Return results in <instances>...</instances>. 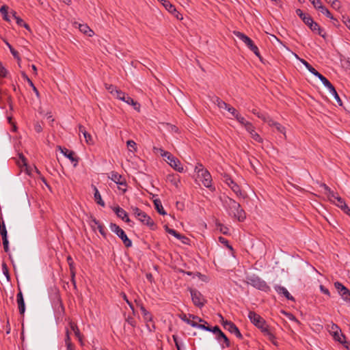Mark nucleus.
<instances>
[{
	"instance_id": "obj_1",
	"label": "nucleus",
	"mask_w": 350,
	"mask_h": 350,
	"mask_svg": "<svg viewBox=\"0 0 350 350\" xmlns=\"http://www.w3.org/2000/svg\"><path fill=\"white\" fill-rule=\"evenodd\" d=\"M248 318L250 321L263 333L264 336L267 337L273 344L276 345L275 337L273 333L272 329L267 324L265 320L259 314L254 311H250Z\"/></svg>"
},
{
	"instance_id": "obj_2",
	"label": "nucleus",
	"mask_w": 350,
	"mask_h": 350,
	"mask_svg": "<svg viewBox=\"0 0 350 350\" xmlns=\"http://www.w3.org/2000/svg\"><path fill=\"white\" fill-rule=\"evenodd\" d=\"M223 204L230 216L237 219L239 221H243L245 219L246 214L245 211L241 208L240 204L234 200L229 197H225Z\"/></svg>"
},
{
	"instance_id": "obj_3",
	"label": "nucleus",
	"mask_w": 350,
	"mask_h": 350,
	"mask_svg": "<svg viewBox=\"0 0 350 350\" xmlns=\"http://www.w3.org/2000/svg\"><path fill=\"white\" fill-rule=\"evenodd\" d=\"M295 12L297 16L303 21V22L314 33H317L322 38H325L326 36L325 33H323V30L321 28L319 25L314 21L312 18L308 14H305L301 9H297Z\"/></svg>"
},
{
	"instance_id": "obj_4",
	"label": "nucleus",
	"mask_w": 350,
	"mask_h": 350,
	"mask_svg": "<svg viewBox=\"0 0 350 350\" xmlns=\"http://www.w3.org/2000/svg\"><path fill=\"white\" fill-rule=\"evenodd\" d=\"M245 282L258 290L266 293L271 291V288L267 285L266 282L255 274L247 275L245 278Z\"/></svg>"
},
{
	"instance_id": "obj_5",
	"label": "nucleus",
	"mask_w": 350,
	"mask_h": 350,
	"mask_svg": "<svg viewBox=\"0 0 350 350\" xmlns=\"http://www.w3.org/2000/svg\"><path fill=\"white\" fill-rule=\"evenodd\" d=\"M234 34L240 40L245 44V45L261 60L262 57L260 56L258 48L256 45L254 44V42L245 34L241 33L240 31H234Z\"/></svg>"
},
{
	"instance_id": "obj_6",
	"label": "nucleus",
	"mask_w": 350,
	"mask_h": 350,
	"mask_svg": "<svg viewBox=\"0 0 350 350\" xmlns=\"http://www.w3.org/2000/svg\"><path fill=\"white\" fill-rule=\"evenodd\" d=\"M109 228L122 241L126 247H131L132 246L131 240L128 238L125 232L119 226L114 223H111L109 224Z\"/></svg>"
},
{
	"instance_id": "obj_7",
	"label": "nucleus",
	"mask_w": 350,
	"mask_h": 350,
	"mask_svg": "<svg viewBox=\"0 0 350 350\" xmlns=\"http://www.w3.org/2000/svg\"><path fill=\"white\" fill-rule=\"evenodd\" d=\"M189 292L193 304L200 308H202L206 302L202 294L199 291L194 288H189Z\"/></svg>"
},
{
	"instance_id": "obj_8",
	"label": "nucleus",
	"mask_w": 350,
	"mask_h": 350,
	"mask_svg": "<svg viewBox=\"0 0 350 350\" xmlns=\"http://www.w3.org/2000/svg\"><path fill=\"white\" fill-rule=\"evenodd\" d=\"M221 324L224 328L231 334H234L238 338L243 339V335L240 332L237 326L232 321L224 320L223 317L221 316Z\"/></svg>"
},
{
	"instance_id": "obj_9",
	"label": "nucleus",
	"mask_w": 350,
	"mask_h": 350,
	"mask_svg": "<svg viewBox=\"0 0 350 350\" xmlns=\"http://www.w3.org/2000/svg\"><path fill=\"white\" fill-rule=\"evenodd\" d=\"M334 287L338 291L342 299L345 301L350 304V290H349L340 282H334Z\"/></svg>"
},
{
	"instance_id": "obj_10",
	"label": "nucleus",
	"mask_w": 350,
	"mask_h": 350,
	"mask_svg": "<svg viewBox=\"0 0 350 350\" xmlns=\"http://www.w3.org/2000/svg\"><path fill=\"white\" fill-rule=\"evenodd\" d=\"M202 174L198 176H201V181L202 184L207 188H208L211 191H214L215 188L212 185V178L210 173L206 170L202 168Z\"/></svg>"
},
{
	"instance_id": "obj_11",
	"label": "nucleus",
	"mask_w": 350,
	"mask_h": 350,
	"mask_svg": "<svg viewBox=\"0 0 350 350\" xmlns=\"http://www.w3.org/2000/svg\"><path fill=\"white\" fill-rule=\"evenodd\" d=\"M57 148L61 151V152L69 160H70L72 163H74V166L76 167L79 162V157L76 155L75 152L72 150H69L66 148H62L60 146H57Z\"/></svg>"
},
{
	"instance_id": "obj_12",
	"label": "nucleus",
	"mask_w": 350,
	"mask_h": 350,
	"mask_svg": "<svg viewBox=\"0 0 350 350\" xmlns=\"http://www.w3.org/2000/svg\"><path fill=\"white\" fill-rule=\"evenodd\" d=\"M160 1L162 3L163 5L165 8V9L172 14H174L176 18L178 20L183 19V15L178 12L174 5H172L169 1L167 0H160Z\"/></svg>"
},
{
	"instance_id": "obj_13",
	"label": "nucleus",
	"mask_w": 350,
	"mask_h": 350,
	"mask_svg": "<svg viewBox=\"0 0 350 350\" xmlns=\"http://www.w3.org/2000/svg\"><path fill=\"white\" fill-rule=\"evenodd\" d=\"M138 219L142 223L148 226L151 230H154L156 228L155 223L145 212L143 211L142 213H139Z\"/></svg>"
},
{
	"instance_id": "obj_14",
	"label": "nucleus",
	"mask_w": 350,
	"mask_h": 350,
	"mask_svg": "<svg viewBox=\"0 0 350 350\" xmlns=\"http://www.w3.org/2000/svg\"><path fill=\"white\" fill-rule=\"evenodd\" d=\"M18 293L16 295V301L18 304V311L21 316H24L25 312V304L23 293L19 286H18Z\"/></svg>"
},
{
	"instance_id": "obj_15",
	"label": "nucleus",
	"mask_w": 350,
	"mask_h": 350,
	"mask_svg": "<svg viewBox=\"0 0 350 350\" xmlns=\"http://www.w3.org/2000/svg\"><path fill=\"white\" fill-rule=\"evenodd\" d=\"M168 155L170 156V159L167 160V163L178 172H183L184 169L180 161L173 155Z\"/></svg>"
},
{
	"instance_id": "obj_16",
	"label": "nucleus",
	"mask_w": 350,
	"mask_h": 350,
	"mask_svg": "<svg viewBox=\"0 0 350 350\" xmlns=\"http://www.w3.org/2000/svg\"><path fill=\"white\" fill-rule=\"evenodd\" d=\"M224 181L232 189V190L235 193L237 194L238 193L241 192L239 186L233 181V180L228 174H225L224 175Z\"/></svg>"
},
{
	"instance_id": "obj_17",
	"label": "nucleus",
	"mask_w": 350,
	"mask_h": 350,
	"mask_svg": "<svg viewBox=\"0 0 350 350\" xmlns=\"http://www.w3.org/2000/svg\"><path fill=\"white\" fill-rule=\"evenodd\" d=\"M113 212L116 213L117 217L122 219L126 223H129L131 219H129L127 213L119 206L112 208Z\"/></svg>"
},
{
	"instance_id": "obj_18",
	"label": "nucleus",
	"mask_w": 350,
	"mask_h": 350,
	"mask_svg": "<svg viewBox=\"0 0 350 350\" xmlns=\"http://www.w3.org/2000/svg\"><path fill=\"white\" fill-rule=\"evenodd\" d=\"M110 178L111 179V180H113L117 185H124V186L126 185V182L125 178L124 177H122V175L119 174L116 172H111Z\"/></svg>"
},
{
	"instance_id": "obj_19",
	"label": "nucleus",
	"mask_w": 350,
	"mask_h": 350,
	"mask_svg": "<svg viewBox=\"0 0 350 350\" xmlns=\"http://www.w3.org/2000/svg\"><path fill=\"white\" fill-rule=\"evenodd\" d=\"M164 228H165V230L166 232L173 235L174 237L177 238L178 239L181 240V241L183 243H187L186 241L189 240V239L187 237H186L185 236L178 233L175 230H174L172 228H170L167 225H165L164 226Z\"/></svg>"
},
{
	"instance_id": "obj_20",
	"label": "nucleus",
	"mask_w": 350,
	"mask_h": 350,
	"mask_svg": "<svg viewBox=\"0 0 350 350\" xmlns=\"http://www.w3.org/2000/svg\"><path fill=\"white\" fill-rule=\"evenodd\" d=\"M340 331H337L334 332V334H332L334 340L342 344L345 347V348L350 350L348 345V342L346 341L345 336L342 333L340 334Z\"/></svg>"
},
{
	"instance_id": "obj_21",
	"label": "nucleus",
	"mask_w": 350,
	"mask_h": 350,
	"mask_svg": "<svg viewBox=\"0 0 350 350\" xmlns=\"http://www.w3.org/2000/svg\"><path fill=\"white\" fill-rule=\"evenodd\" d=\"M274 288L278 294L283 295L287 299L295 301V298L289 293L286 288L280 285H275Z\"/></svg>"
},
{
	"instance_id": "obj_22",
	"label": "nucleus",
	"mask_w": 350,
	"mask_h": 350,
	"mask_svg": "<svg viewBox=\"0 0 350 350\" xmlns=\"http://www.w3.org/2000/svg\"><path fill=\"white\" fill-rule=\"evenodd\" d=\"M321 187H323L325 189V193L329 199L334 202V200H336V197L339 196L336 193H335L334 191L331 190V189L325 183H322L321 185Z\"/></svg>"
},
{
	"instance_id": "obj_23",
	"label": "nucleus",
	"mask_w": 350,
	"mask_h": 350,
	"mask_svg": "<svg viewBox=\"0 0 350 350\" xmlns=\"http://www.w3.org/2000/svg\"><path fill=\"white\" fill-rule=\"evenodd\" d=\"M75 26L76 27H78L81 32L83 33L84 34L88 36H92L94 34L93 31L86 24H80L78 23H75Z\"/></svg>"
},
{
	"instance_id": "obj_24",
	"label": "nucleus",
	"mask_w": 350,
	"mask_h": 350,
	"mask_svg": "<svg viewBox=\"0 0 350 350\" xmlns=\"http://www.w3.org/2000/svg\"><path fill=\"white\" fill-rule=\"evenodd\" d=\"M79 131L80 133H82L83 135V137L88 144H92L94 143L91 135L86 131L85 128L83 125H79Z\"/></svg>"
},
{
	"instance_id": "obj_25",
	"label": "nucleus",
	"mask_w": 350,
	"mask_h": 350,
	"mask_svg": "<svg viewBox=\"0 0 350 350\" xmlns=\"http://www.w3.org/2000/svg\"><path fill=\"white\" fill-rule=\"evenodd\" d=\"M91 221L93 222L95 225H97V228L98 229L99 232L100 234L105 238H107V233L106 230H105V227L103 224H100V222L93 217H91Z\"/></svg>"
},
{
	"instance_id": "obj_26",
	"label": "nucleus",
	"mask_w": 350,
	"mask_h": 350,
	"mask_svg": "<svg viewBox=\"0 0 350 350\" xmlns=\"http://www.w3.org/2000/svg\"><path fill=\"white\" fill-rule=\"evenodd\" d=\"M153 202L155 209L160 215H165L167 214V213L165 212L163 207L161 201L159 199L154 200Z\"/></svg>"
},
{
	"instance_id": "obj_27",
	"label": "nucleus",
	"mask_w": 350,
	"mask_h": 350,
	"mask_svg": "<svg viewBox=\"0 0 350 350\" xmlns=\"http://www.w3.org/2000/svg\"><path fill=\"white\" fill-rule=\"evenodd\" d=\"M321 13L325 14L327 17L329 18L332 20V24L334 26H336V27L338 26L339 22H338V19H336V18H334L332 16V14H331V12H329V10L327 8H322Z\"/></svg>"
},
{
	"instance_id": "obj_28",
	"label": "nucleus",
	"mask_w": 350,
	"mask_h": 350,
	"mask_svg": "<svg viewBox=\"0 0 350 350\" xmlns=\"http://www.w3.org/2000/svg\"><path fill=\"white\" fill-rule=\"evenodd\" d=\"M140 310L143 315L144 321L148 323H152V315L143 306H141Z\"/></svg>"
},
{
	"instance_id": "obj_29",
	"label": "nucleus",
	"mask_w": 350,
	"mask_h": 350,
	"mask_svg": "<svg viewBox=\"0 0 350 350\" xmlns=\"http://www.w3.org/2000/svg\"><path fill=\"white\" fill-rule=\"evenodd\" d=\"M124 98V100H122L123 101L128 103L129 105H133L134 107V109H136L137 111H139L140 105L137 101H135L131 97H130L127 94H126Z\"/></svg>"
},
{
	"instance_id": "obj_30",
	"label": "nucleus",
	"mask_w": 350,
	"mask_h": 350,
	"mask_svg": "<svg viewBox=\"0 0 350 350\" xmlns=\"http://www.w3.org/2000/svg\"><path fill=\"white\" fill-rule=\"evenodd\" d=\"M216 339L218 341H220L221 340H224L225 346L222 345H221L222 348H224L225 347H229L230 346V340L228 338V337L226 336V334L223 332H221L218 336H216Z\"/></svg>"
},
{
	"instance_id": "obj_31",
	"label": "nucleus",
	"mask_w": 350,
	"mask_h": 350,
	"mask_svg": "<svg viewBox=\"0 0 350 350\" xmlns=\"http://www.w3.org/2000/svg\"><path fill=\"white\" fill-rule=\"evenodd\" d=\"M94 200L97 204L102 206H105V202L102 200L101 196L98 190V189L94 186Z\"/></svg>"
},
{
	"instance_id": "obj_32",
	"label": "nucleus",
	"mask_w": 350,
	"mask_h": 350,
	"mask_svg": "<svg viewBox=\"0 0 350 350\" xmlns=\"http://www.w3.org/2000/svg\"><path fill=\"white\" fill-rule=\"evenodd\" d=\"M214 103L218 106L219 108L224 109L226 110L229 106L228 104H227L226 102L223 101L219 97H215V98L214 100Z\"/></svg>"
},
{
	"instance_id": "obj_33",
	"label": "nucleus",
	"mask_w": 350,
	"mask_h": 350,
	"mask_svg": "<svg viewBox=\"0 0 350 350\" xmlns=\"http://www.w3.org/2000/svg\"><path fill=\"white\" fill-rule=\"evenodd\" d=\"M320 81L322 83L328 88L329 90L334 88V85L329 82V81L323 75H321L319 78Z\"/></svg>"
},
{
	"instance_id": "obj_34",
	"label": "nucleus",
	"mask_w": 350,
	"mask_h": 350,
	"mask_svg": "<svg viewBox=\"0 0 350 350\" xmlns=\"http://www.w3.org/2000/svg\"><path fill=\"white\" fill-rule=\"evenodd\" d=\"M329 91V93L334 96L336 101L337 102V103L340 105V106H342V102L340 98V96H338L335 88L334 87L332 89H331Z\"/></svg>"
},
{
	"instance_id": "obj_35",
	"label": "nucleus",
	"mask_w": 350,
	"mask_h": 350,
	"mask_svg": "<svg viewBox=\"0 0 350 350\" xmlns=\"http://www.w3.org/2000/svg\"><path fill=\"white\" fill-rule=\"evenodd\" d=\"M8 7L6 5H3L0 8V12L3 15V18L6 21H10L8 13Z\"/></svg>"
},
{
	"instance_id": "obj_36",
	"label": "nucleus",
	"mask_w": 350,
	"mask_h": 350,
	"mask_svg": "<svg viewBox=\"0 0 350 350\" xmlns=\"http://www.w3.org/2000/svg\"><path fill=\"white\" fill-rule=\"evenodd\" d=\"M314 7L319 10L321 12H322V8H325L324 5H322L321 0H312L310 1Z\"/></svg>"
},
{
	"instance_id": "obj_37",
	"label": "nucleus",
	"mask_w": 350,
	"mask_h": 350,
	"mask_svg": "<svg viewBox=\"0 0 350 350\" xmlns=\"http://www.w3.org/2000/svg\"><path fill=\"white\" fill-rule=\"evenodd\" d=\"M127 147L130 151L134 152L137 150V144L133 140H128L126 142Z\"/></svg>"
},
{
	"instance_id": "obj_38",
	"label": "nucleus",
	"mask_w": 350,
	"mask_h": 350,
	"mask_svg": "<svg viewBox=\"0 0 350 350\" xmlns=\"http://www.w3.org/2000/svg\"><path fill=\"white\" fill-rule=\"evenodd\" d=\"M167 180L172 183L176 187H178V183H180L179 177H176L174 175H168L167 176Z\"/></svg>"
},
{
	"instance_id": "obj_39",
	"label": "nucleus",
	"mask_w": 350,
	"mask_h": 350,
	"mask_svg": "<svg viewBox=\"0 0 350 350\" xmlns=\"http://www.w3.org/2000/svg\"><path fill=\"white\" fill-rule=\"evenodd\" d=\"M335 200H336V202H334V203L342 210L343 209V205H347L344 200L340 196L336 197Z\"/></svg>"
},
{
	"instance_id": "obj_40",
	"label": "nucleus",
	"mask_w": 350,
	"mask_h": 350,
	"mask_svg": "<svg viewBox=\"0 0 350 350\" xmlns=\"http://www.w3.org/2000/svg\"><path fill=\"white\" fill-rule=\"evenodd\" d=\"M71 329L75 332V334L78 338H80V332L76 323L73 322L70 323Z\"/></svg>"
},
{
	"instance_id": "obj_41",
	"label": "nucleus",
	"mask_w": 350,
	"mask_h": 350,
	"mask_svg": "<svg viewBox=\"0 0 350 350\" xmlns=\"http://www.w3.org/2000/svg\"><path fill=\"white\" fill-rule=\"evenodd\" d=\"M217 229L219 230L220 232H221L224 234H229V229L228 227L224 226L221 224H219L217 225Z\"/></svg>"
},
{
	"instance_id": "obj_42",
	"label": "nucleus",
	"mask_w": 350,
	"mask_h": 350,
	"mask_svg": "<svg viewBox=\"0 0 350 350\" xmlns=\"http://www.w3.org/2000/svg\"><path fill=\"white\" fill-rule=\"evenodd\" d=\"M218 241H219L221 243H222V244H224V245H226V246L229 250H232V251L233 250V248H232V247L229 244L228 241L226 239H225L224 237H219L218 238Z\"/></svg>"
},
{
	"instance_id": "obj_43",
	"label": "nucleus",
	"mask_w": 350,
	"mask_h": 350,
	"mask_svg": "<svg viewBox=\"0 0 350 350\" xmlns=\"http://www.w3.org/2000/svg\"><path fill=\"white\" fill-rule=\"evenodd\" d=\"M0 234L1 237H7V230L4 221H2L0 224Z\"/></svg>"
},
{
	"instance_id": "obj_44",
	"label": "nucleus",
	"mask_w": 350,
	"mask_h": 350,
	"mask_svg": "<svg viewBox=\"0 0 350 350\" xmlns=\"http://www.w3.org/2000/svg\"><path fill=\"white\" fill-rule=\"evenodd\" d=\"M208 332H213L216 334V336H218L222 331L220 329L218 325H215L214 327H210V329Z\"/></svg>"
},
{
	"instance_id": "obj_45",
	"label": "nucleus",
	"mask_w": 350,
	"mask_h": 350,
	"mask_svg": "<svg viewBox=\"0 0 350 350\" xmlns=\"http://www.w3.org/2000/svg\"><path fill=\"white\" fill-rule=\"evenodd\" d=\"M251 137L258 142H262V139L260 136L254 131V132L250 133Z\"/></svg>"
},
{
	"instance_id": "obj_46",
	"label": "nucleus",
	"mask_w": 350,
	"mask_h": 350,
	"mask_svg": "<svg viewBox=\"0 0 350 350\" xmlns=\"http://www.w3.org/2000/svg\"><path fill=\"white\" fill-rule=\"evenodd\" d=\"M226 110L230 112L234 118L237 116V114L239 113L238 111L235 108L231 107L230 105Z\"/></svg>"
},
{
	"instance_id": "obj_47",
	"label": "nucleus",
	"mask_w": 350,
	"mask_h": 350,
	"mask_svg": "<svg viewBox=\"0 0 350 350\" xmlns=\"http://www.w3.org/2000/svg\"><path fill=\"white\" fill-rule=\"evenodd\" d=\"M245 129L250 133L252 132H254L255 130H254V126L252 125V124L250 122H247V123H245V124L244 125Z\"/></svg>"
},
{
	"instance_id": "obj_48",
	"label": "nucleus",
	"mask_w": 350,
	"mask_h": 350,
	"mask_svg": "<svg viewBox=\"0 0 350 350\" xmlns=\"http://www.w3.org/2000/svg\"><path fill=\"white\" fill-rule=\"evenodd\" d=\"M115 95H116L117 98L120 100H124V96H126V94L123 92H122L121 90H116V94Z\"/></svg>"
},
{
	"instance_id": "obj_49",
	"label": "nucleus",
	"mask_w": 350,
	"mask_h": 350,
	"mask_svg": "<svg viewBox=\"0 0 350 350\" xmlns=\"http://www.w3.org/2000/svg\"><path fill=\"white\" fill-rule=\"evenodd\" d=\"M235 118L240 124H243V126L245 124V123L247 122V121H246L245 119L241 116L239 113L237 114V116H236Z\"/></svg>"
},
{
	"instance_id": "obj_50",
	"label": "nucleus",
	"mask_w": 350,
	"mask_h": 350,
	"mask_svg": "<svg viewBox=\"0 0 350 350\" xmlns=\"http://www.w3.org/2000/svg\"><path fill=\"white\" fill-rule=\"evenodd\" d=\"M275 128L278 132H280L285 135V128L282 124H280V123H278L276 124V126H275Z\"/></svg>"
},
{
	"instance_id": "obj_51",
	"label": "nucleus",
	"mask_w": 350,
	"mask_h": 350,
	"mask_svg": "<svg viewBox=\"0 0 350 350\" xmlns=\"http://www.w3.org/2000/svg\"><path fill=\"white\" fill-rule=\"evenodd\" d=\"M131 209L133 211V213L135 215V216L138 219L139 217V213H142L143 211L140 210L137 207H131Z\"/></svg>"
},
{
	"instance_id": "obj_52",
	"label": "nucleus",
	"mask_w": 350,
	"mask_h": 350,
	"mask_svg": "<svg viewBox=\"0 0 350 350\" xmlns=\"http://www.w3.org/2000/svg\"><path fill=\"white\" fill-rule=\"evenodd\" d=\"M301 62L310 72H311L313 70V69H314L307 61L301 59Z\"/></svg>"
},
{
	"instance_id": "obj_53",
	"label": "nucleus",
	"mask_w": 350,
	"mask_h": 350,
	"mask_svg": "<svg viewBox=\"0 0 350 350\" xmlns=\"http://www.w3.org/2000/svg\"><path fill=\"white\" fill-rule=\"evenodd\" d=\"M67 262H68V264L69 265V269H70L75 268V265H74V261H73V260H72V257L70 256H68L67 257Z\"/></svg>"
},
{
	"instance_id": "obj_54",
	"label": "nucleus",
	"mask_w": 350,
	"mask_h": 350,
	"mask_svg": "<svg viewBox=\"0 0 350 350\" xmlns=\"http://www.w3.org/2000/svg\"><path fill=\"white\" fill-rule=\"evenodd\" d=\"M126 322L131 325L132 327H135L136 324V321L135 319L132 317H128L126 319Z\"/></svg>"
},
{
	"instance_id": "obj_55",
	"label": "nucleus",
	"mask_w": 350,
	"mask_h": 350,
	"mask_svg": "<svg viewBox=\"0 0 350 350\" xmlns=\"http://www.w3.org/2000/svg\"><path fill=\"white\" fill-rule=\"evenodd\" d=\"M146 327L150 332H154L156 329L154 323L153 321L152 323H146Z\"/></svg>"
},
{
	"instance_id": "obj_56",
	"label": "nucleus",
	"mask_w": 350,
	"mask_h": 350,
	"mask_svg": "<svg viewBox=\"0 0 350 350\" xmlns=\"http://www.w3.org/2000/svg\"><path fill=\"white\" fill-rule=\"evenodd\" d=\"M21 75L23 77V79L27 81L30 86H33L32 81L28 77V76L26 75L25 72H22Z\"/></svg>"
},
{
	"instance_id": "obj_57",
	"label": "nucleus",
	"mask_w": 350,
	"mask_h": 350,
	"mask_svg": "<svg viewBox=\"0 0 350 350\" xmlns=\"http://www.w3.org/2000/svg\"><path fill=\"white\" fill-rule=\"evenodd\" d=\"M282 313H284L288 318V319H290L291 321H298L297 320L296 317L293 314H291L290 312H285V311H282Z\"/></svg>"
},
{
	"instance_id": "obj_58",
	"label": "nucleus",
	"mask_w": 350,
	"mask_h": 350,
	"mask_svg": "<svg viewBox=\"0 0 350 350\" xmlns=\"http://www.w3.org/2000/svg\"><path fill=\"white\" fill-rule=\"evenodd\" d=\"M172 338H173V340H174V342L175 343V345H176V347L177 350H182L181 347H180V344L178 342L177 336L173 335L172 336Z\"/></svg>"
},
{
	"instance_id": "obj_59",
	"label": "nucleus",
	"mask_w": 350,
	"mask_h": 350,
	"mask_svg": "<svg viewBox=\"0 0 350 350\" xmlns=\"http://www.w3.org/2000/svg\"><path fill=\"white\" fill-rule=\"evenodd\" d=\"M10 52L14 58H16L18 62L21 60L19 53L17 51H16L14 49H11Z\"/></svg>"
},
{
	"instance_id": "obj_60",
	"label": "nucleus",
	"mask_w": 350,
	"mask_h": 350,
	"mask_svg": "<svg viewBox=\"0 0 350 350\" xmlns=\"http://www.w3.org/2000/svg\"><path fill=\"white\" fill-rule=\"evenodd\" d=\"M172 155L170 152H167V151H164L163 150H161V155L165 158V161H167V160H169L170 159V156L168 155Z\"/></svg>"
},
{
	"instance_id": "obj_61",
	"label": "nucleus",
	"mask_w": 350,
	"mask_h": 350,
	"mask_svg": "<svg viewBox=\"0 0 350 350\" xmlns=\"http://www.w3.org/2000/svg\"><path fill=\"white\" fill-rule=\"evenodd\" d=\"M2 269H3V273L6 275L8 280L10 279V275H9V273H8V267L6 266V264L5 263H3L2 264Z\"/></svg>"
},
{
	"instance_id": "obj_62",
	"label": "nucleus",
	"mask_w": 350,
	"mask_h": 350,
	"mask_svg": "<svg viewBox=\"0 0 350 350\" xmlns=\"http://www.w3.org/2000/svg\"><path fill=\"white\" fill-rule=\"evenodd\" d=\"M7 73H8L7 70L1 64H0V76L3 77H5Z\"/></svg>"
},
{
	"instance_id": "obj_63",
	"label": "nucleus",
	"mask_w": 350,
	"mask_h": 350,
	"mask_svg": "<svg viewBox=\"0 0 350 350\" xmlns=\"http://www.w3.org/2000/svg\"><path fill=\"white\" fill-rule=\"evenodd\" d=\"M106 88L109 91V92L113 95H115V94H116V90H118L116 89V87L113 86V85H109V86H107Z\"/></svg>"
},
{
	"instance_id": "obj_64",
	"label": "nucleus",
	"mask_w": 350,
	"mask_h": 350,
	"mask_svg": "<svg viewBox=\"0 0 350 350\" xmlns=\"http://www.w3.org/2000/svg\"><path fill=\"white\" fill-rule=\"evenodd\" d=\"M320 290L323 293L330 297V293L329 290L327 288H325L323 285H320Z\"/></svg>"
}]
</instances>
